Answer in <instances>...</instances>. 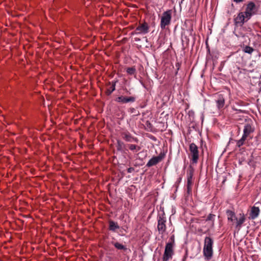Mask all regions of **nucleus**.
I'll return each mask as SVG.
<instances>
[{"instance_id": "nucleus-1", "label": "nucleus", "mask_w": 261, "mask_h": 261, "mask_svg": "<svg viewBox=\"0 0 261 261\" xmlns=\"http://www.w3.org/2000/svg\"><path fill=\"white\" fill-rule=\"evenodd\" d=\"M213 241L210 237L205 238L203 252L205 258L207 260H210L212 257L213 254Z\"/></svg>"}, {"instance_id": "nucleus-2", "label": "nucleus", "mask_w": 261, "mask_h": 261, "mask_svg": "<svg viewBox=\"0 0 261 261\" xmlns=\"http://www.w3.org/2000/svg\"><path fill=\"white\" fill-rule=\"evenodd\" d=\"M171 10H167L163 13L161 18L160 26L162 29L164 30L166 27L170 24L171 20Z\"/></svg>"}, {"instance_id": "nucleus-3", "label": "nucleus", "mask_w": 261, "mask_h": 261, "mask_svg": "<svg viewBox=\"0 0 261 261\" xmlns=\"http://www.w3.org/2000/svg\"><path fill=\"white\" fill-rule=\"evenodd\" d=\"M174 254L173 244L172 243H167L166 245L165 251L163 256V261H168L172 258Z\"/></svg>"}, {"instance_id": "nucleus-4", "label": "nucleus", "mask_w": 261, "mask_h": 261, "mask_svg": "<svg viewBox=\"0 0 261 261\" xmlns=\"http://www.w3.org/2000/svg\"><path fill=\"white\" fill-rule=\"evenodd\" d=\"M166 219L165 217V214L163 213L159 215L158 217V229L160 233L163 234L165 232L166 229Z\"/></svg>"}, {"instance_id": "nucleus-5", "label": "nucleus", "mask_w": 261, "mask_h": 261, "mask_svg": "<svg viewBox=\"0 0 261 261\" xmlns=\"http://www.w3.org/2000/svg\"><path fill=\"white\" fill-rule=\"evenodd\" d=\"M190 150L193 163H197L199 158V151L197 146L194 143H191L190 145Z\"/></svg>"}, {"instance_id": "nucleus-6", "label": "nucleus", "mask_w": 261, "mask_h": 261, "mask_svg": "<svg viewBox=\"0 0 261 261\" xmlns=\"http://www.w3.org/2000/svg\"><path fill=\"white\" fill-rule=\"evenodd\" d=\"M247 15L244 12H240L234 18V21L237 25L242 26L245 21L248 20L250 18L247 17Z\"/></svg>"}, {"instance_id": "nucleus-7", "label": "nucleus", "mask_w": 261, "mask_h": 261, "mask_svg": "<svg viewBox=\"0 0 261 261\" xmlns=\"http://www.w3.org/2000/svg\"><path fill=\"white\" fill-rule=\"evenodd\" d=\"M193 169H190L187 173V193L190 194L192 191V186L193 185Z\"/></svg>"}, {"instance_id": "nucleus-8", "label": "nucleus", "mask_w": 261, "mask_h": 261, "mask_svg": "<svg viewBox=\"0 0 261 261\" xmlns=\"http://www.w3.org/2000/svg\"><path fill=\"white\" fill-rule=\"evenodd\" d=\"M136 34H146L149 32V26L146 22L140 24L135 30Z\"/></svg>"}, {"instance_id": "nucleus-9", "label": "nucleus", "mask_w": 261, "mask_h": 261, "mask_svg": "<svg viewBox=\"0 0 261 261\" xmlns=\"http://www.w3.org/2000/svg\"><path fill=\"white\" fill-rule=\"evenodd\" d=\"M245 217L244 214H240L238 217H237L234 223L236 224V228L239 230L242 227V224L245 221Z\"/></svg>"}, {"instance_id": "nucleus-10", "label": "nucleus", "mask_w": 261, "mask_h": 261, "mask_svg": "<svg viewBox=\"0 0 261 261\" xmlns=\"http://www.w3.org/2000/svg\"><path fill=\"white\" fill-rule=\"evenodd\" d=\"M259 213V208L258 207L253 206L250 210L249 218L252 220L256 219L258 216Z\"/></svg>"}, {"instance_id": "nucleus-11", "label": "nucleus", "mask_w": 261, "mask_h": 261, "mask_svg": "<svg viewBox=\"0 0 261 261\" xmlns=\"http://www.w3.org/2000/svg\"><path fill=\"white\" fill-rule=\"evenodd\" d=\"M255 8V5L253 3L251 2L248 4L246 9V11L244 12L246 14V15H248V17H251Z\"/></svg>"}, {"instance_id": "nucleus-12", "label": "nucleus", "mask_w": 261, "mask_h": 261, "mask_svg": "<svg viewBox=\"0 0 261 261\" xmlns=\"http://www.w3.org/2000/svg\"><path fill=\"white\" fill-rule=\"evenodd\" d=\"M162 159L161 156H156L152 158L147 163V166L151 167L154 166L160 162Z\"/></svg>"}, {"instance_id": "nucleus-13", "label": "nucleus", "mask_w": 261, "mask_h": 261, "mask_svg": "<svg viewBox=\"0 0 261 261\" xmlns=\"http://www.w3.org/2000/svg\"><path fill=\"white\" fill-rule=\"evenodd\" d=\"M118 102H122L123 103H128L129 102H134L135 98L134 97H126L124 96H119L117 98L116 100Z\"/></svg>"}, {"instance_id": "nucleus-14", "label": "nucleus", "mask_w": 261, "mask_h": 261, "mask_svg": "<svg viewBox=\"0 0 261 261\" xmlns=\"http://www.w3.org/2000/svg\"><path fill=\"white\" fill-rule=\"evenodd\" d=\"M253 132V129L252 128L250 124H247L244 126L243 136L247 138V137Z\"/></svg>"}, {"instance_id": "nucleus-15", "label": "nucleus", "mask_w": 261, "mask_h": 261, "mask_svg": "<svg viewBox=\"0 0 261 261\" xmlns=\"http://www.w3.org/2000/svg\"><path fill=\"white\" fill-rule=\"evenodd\" d=\"M226 215L228 220L233 224L235 222L236 219H237V216H236L235 213L232 211L227 210L226 211Z\"/></svg>"}, {"instance_id": "nucleus-16", "label": "nucleus", "mask_w": 261, "mask_h": 261, "mask_svg": "<svg viewBox=\"0 0 261 261\" xmlns=\"http://www.w3.org/2000/svg\"><path fill=\"white\" fill-rule=\"evenodd\" d=\"M217 107L218 109H220L224 107L225 100L222 96H219L217 100H216Z\"/></svg>"}, {"instance_id": "nucleus-17", "label": "nucleus", "mask_w": 261, "mask_h": 261, "mask_svg": "<svg viewBox=\"0 0 261 261\" xmlns=\"http://www.w3.org/2000/svg\"><path fill=\"white\" fill-rule=\"evenodd\" d=\"M119 228L118 224L113 221H111L109 222V228L110 230L115 231L117 229Z\"/></svg>"}, {"instance_id": "nucleus-18", "label": "nucleus", "mask_w": 261, "mask_h": 261, "mask_svg": "<svg viewBox=\"0 0 261 261\" xmlns=\"http://www.w3.org/2000/svg\"><path fill=\"white\" fill-rule=\"evenodd\" d=\"M123 138L127 142H131L133 139L132 136L128 132H124L122 134Z\"/></svg>"}, {"instance_id": "nucleus-19", "label": "nucleus", "mask_w": 261, "mask_h": 261, "mask_svg": "<svg viewBox=\"0 0 261 261\" xmlns=\"http://www.w3.org/2000/svg\"><path fill=\"white\" fill-rule=\"evenodd\" d=\"M243 51L246 53H247L249 54H251L253 53V51H254V49L250 46H245L243 48Z\"/></svg>"}, {"instance_id": "nucleus-20", "label": "nucleus", "mask_w": 261, "mask_h": 261, "mask_svg": "<svg viewBox=\"0 0 261 261\" xmlns=\"http://www.w3.org/2000/svg\"><path fill=\"white\" fill-rule=\"evenodd\" d=\"M114 246L118 249H119V250H124V249H126V247L125 246L123 245L122 244L119 243H118V242H116V243H114Z\"/></svg>"}, {"instance_id": "nucleus-21", "label": "nucleus", "mask_w": 261, "mask_h": 261, "mask_svg": "<svg viewBox=\"0 0 261 261\" xmlns=\"http://www.w3.org/2000/svg\"><path fill=\"white\" fill-rule=\"evenodd\" d=\"M247 138L242 136V138L237 141V144L238 147H241L244 144V142Z\"/></svg>"}, {"instance_id": "nucleus-22", "label": "nucleus", "mask_w": 261, "mask_h": 261, "mask_svg": "<svg viewBox=\"0 0 261 261\" xmlns=\"http://www.w3.org/2000/svg\"><path fill=\"white\" fill-rule=\"evenodd\" d=\"M126 71L128 74L133 75L136 72V69L134 67H129L127 69Z\"/></svg>"}, {"instance_id": "nucleus-23", "label": "nucleus", "mask_w": 261, "mask_h": 261, "mask_svg": "<svg viewBox=\"0 0 261 261\" xmlns=\"http://www.w3.org/2000/svg\"><path fill=\"white\" fill-rule=\"evenodd\" d=\"M137 148H138V150H139L140 149V148L139 147H137L136 145H134V144H130L129 145V148L130 150H135Z\"/></svg>"}, {"instance_id": "nucleus-24", "label": "nucleus", "mask_w": 261, "mask_h": 261, "mask_svg": "<svg viewBox=\"0 0 261 261\" xmlns=\"http://www.w3.org/2000/svg\"><path fill=\"white\" fill-rule=\"evenodd\" d=\"M115 90V83L112 84V85L111 86V90H108V92L109 93V94H111Z\"/></svg>"}, {"instance_id": "nucleus-25", "label": "nucleus", "mask_w": 261, "mask_h": 261, "mask_svg": "<svg viewBox=\"0 0 261 261\" xmlns=\"http://www.w3.org/2000/svg\"><path fill=\"white\" fill-rule=\"evenodd\" d=\"M134 168H133L130 167V168H129L127 169V172H128V173H131V172H132L134 171Z\"/></svg>"}, {"instance_id": "nucleus-26", "label": "nucleus", "mask_w": 261, "mask_h": 261, "mask_svg": "<svg viewBox=\"0 0 261 261\" xmlns=\"http://www.w3.org/2000/svg\"><path fill=\"white\" fill-rule=\"evenodd\" d=\"M214 216V215H213L210 214V215L208 216V217H207V220H212V218H213Z\"/></svg>"}, {"instance_id": "nucleus-27", "label": "nucleus", "mask_w": 261, "mask_h": 261, "mask_svg": "<svg viewBox=\"0 0 261 261\" xmlns=\"http://www.w3.org/2000/svg\"><path fill=\"white\" fill-rule=\"evenodd\" d=\"M233 1L237 3H239V2H242L243 0H233Z\"/></svg>"}, {"instance_id": "nucleus-28", "label": "nucleus", "mask_w": 261, "mask_h": 261, "mask_svg": "<svg viewBox=\"0 0 261 261\" xmlns=\"http://www.w3.org/2000/svg\"><path fill=\"white\" fill-rule=\"evenodd\" d=\"M42 99H43V103H42V104H43V105H44V98H42Z\"/></svg>"}, {"instance_id": "nucleus-29", "label": "nucleus", "mask_w": 261, "mask_h": 261, "mask_svg": "<svg viewBox=\"0 0 261 261\" xmlns=\"http://www.w3.org/2000/svg\"><path fill=\"white\" fill-rule=\"evenodd\" d=\"M46 99H47V100H48V96H46Z\"/></svg>"}]
</instances>
